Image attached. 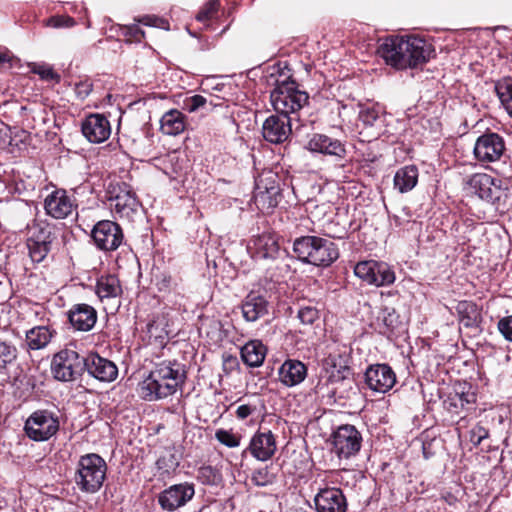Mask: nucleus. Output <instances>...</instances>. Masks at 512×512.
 <instances>
[{
    "label": "nucleus",
    "mask_w": 512,
    "mask_h": 512,
    "mask_svg": "<svg viewBox=\"0 0 512 512\" xmlns=\"http://www.w3.org/2000/svg\"><path fill=\"white\" fill-rule=\"evenodd\" d=\"M354 274L362 281L376 287L394 283L395 273L386 262L375 260L361 261L356 264Z\"/></svg>",
    "instance_id": "1a4fd4ad"
},
{
    "label": "nucleus",
    "mask_w": 512,
    "mask_h": 512,
    "mask_svg": "<svg viewBox=\"0 0 512 512\" xmlns=\"http://www.w3.org/2000/svg\"><path fill=\"white\" fill-rule=\"evenodd\" d=\"M290 133L291 118L281 113L269 116L262 126L264 139L271 143L277 144L286 141Z\"/></svg>",
    "instance_id": "a211bd4d"
},
{
    "label": "nucleus",
    "mask_w": 512,
    "mask_h": 512,
    "mask_svg": "<svg viewBox=\"0 0 512 512\" xmlns=\"http://www.w3.org/2000/svg\"><path fill=\"white\" fill-rule=\"evenodd\" d=\"M92 239L99 250L111 252L124 243V234L120 225L111 220L97 222L91 232Z\"/></svg>",
    "instance_id": "9d476101"
},
{
    "label": "nucleus",
    "mask_w": 512,
    "mask_h": 512,
    "mask_svg": "<svg viewBox=\"0 0 512 512\" xmlns=\"http://www.w3.org/2000/svg\"><path fill=\"white\" fill-rule=\"evenodd\" d=\"M278 374L283 385L293 387L304 381L307 367L299 360L288 359L280 366Z\"/></svg>",
    "instance_id": "bb28decb"
},
{
    "label": "nucleus",
    "mask_w": 512,
    "mask_h": 512,
    "mask_svg": "<svg viewBox=\"0 0 512 512\" xmlns=\"http://www.w3.org/2000/svg\"><path fill=\"white\" fill-rule=\"evenodd\" d=\"M60 428L59 416L48 409L31 413L24 423L26 436L36 442H44L57 434Z\"/></svg>",
    "instance_id": "423d86ee"
},
{
    "label": "nucleus",
    "mask_w": 512,
    "mask_h": 512,
    "mask_svg": "<svg viewBox=\"0 0 512 512\" xmlns=\"http://www.w3.org/2000/svg\"><path fill=\"white\" fill-rule=\"evenodd\" d=\"M347 234L345 226L339 225L334 221H330L325 226V235L334 239H343Z\"/></svg>",
    "instance_id": "864d4df0"
},
{
    "label": "nucleus",
    "mask_w": 512,
    "mask_h": 512,
    "mask_svg": "<svg viewBox=\"0 0 512 512\" xmlns=\"http://www.w3.org/2000/svg\"><path fill=\"white\" fill-rule=\"evenodd\" d=\"M358 126L360 134L365 133L368 141L378 138L385 130V113L374 105H360Z\"/></svg>",
    "instance_id": "f8f14e48"
},
{
    "label": "nucleus",
    "mask_w": 512,
    "mask_h": 512,
    "mask_svg": "<svg viewBox=\"0 0 512 512\" xmlns=\"http://www.w3.org/2000/svg\"><path fill=\"white\" fill-rule=\"evenodd\" d=\"M83 11H84V14H85V26H86L87 29H90L91 28V21H90V19L88 17V10H87V8H84Z\"/></svg>",
    "instance_id": "e2e57ef3"
},
{
    "label": "nucleus",
    "mask_w": 512,
    "mask_h": 512,
    "mask_svg": "<svg viewBox=\"0 0 512 512\" xmlns=\"http://www.w3.org/2000/svg\"><path fill=\"white\" fill-rule=\"evenodd\" d=\"M84 137L91 143H102L111 134V125L106 116L94 113L85 118L81 126Z\"/></svg>",
    "instance_id": "6ab92c4d"
},
{
    "label": "nucleus",
    "mask_w": 512,
    "mask_h": 512,
    "mask_svg": "<svg viewBox=\"0 0 512 512\" xmlns=\"http://www.w3.org/2000/svg\"><path fill=\"white\" fill-rule=\"evenodd\" d=\"M379 332L383 335H388L398 327L400 324L399 315L396 310L391 307H384L381 309L378 317Z\"/></svg>",
    "instance_id": "72a5a7b5"
},
{
    "label": "nucleus",
    "mask_w": 512,
    "mask_h": 512,
    "mask_svg": "<svg viewBox=\"0 0 512 512\" xmlns=\"http://www.w3.org/2000/svg\"><path fill=\"white\" fill-rule=\"evenodd\" d=\"M253 411H254V409L251 406L243 404V405L238 406V408L236 409V416L239 419L244 420L248 416H250Z\"/></svg>",
    "instance_id": "052dcab7"
},
{
    "label": "nucleus",
    "mask_w": 512,
    "mask_h": 512,
    "mask_svg": "<svg viewBox=\"0 0 512 512\" xmlns=\"http://www.w3.org/2000/svg\"><path fill=\"white\" fill-rule=\"evenodd\" d=\"M194 494L193 484L187 482L175 484L160 493L158 502L163 510L174 511L190 501Z\"/></svg>",
    "instance_id": "2eb2a0df"
},
{
    "label": "nucleus",
    "mask_w": 512,
    "mask_h": 512,
    "mask_svg": "<svg viewBox=\"0 0 512 512\" xmlns=\"http://www.w3.org/2000/svg\"><path fill=\"white\" fill-rule=\"evenodd\" d=\"M493 179L494 177L486 173H476L467 179L466 186L470 192L483 199Z\"/></svg>",
    "instance_id": "c9c22d12"
},
{
    "label": "nucleus",
    "mask_w": 512,
    "mask_h": 512,
    "mask_svg": "<svg viewBox=\"0 0 512 512\" xmlns=\"http://www.w3.org/2000/svg\"><path fill=\"white\" fill-rule=\"evenodd\" d=\"M85 370L89 375L102 382H112L118 376L116 364L98 354H90L85 357Z\"/></svg>",
    "instance_id": "aec40b11"
},
{
    "label": "nucleus",
    "mask_w": 512,
    "mask_h": 512,
    "mask_svg": "<svg viewBox=\"0 0 512 512\" xmlns=\"http://www.w3.org/2000/svg\"><path fill=\"white\" fill-rule=\"evenodd\" d=\"M258 192L255 195V201L257 205L261 206L262 209H273L280 201V189L278 186L271 185L266 186L264 191L260 190V186L257 187Z\"/></svg>",
    "instance_id": "f704fd0d"
},
{
    "label": "nucleus",
    "mask_w": 512,
    "mask_h": 512,
    "mask_svg": "<svg viewBox=\"0 0 512 512\" xmlns=\"http://www.w3.org/2000/svg\"><path fill=\"white\" fill-rule=\"evenodd\" d=\"M476 402V395L474 392L470 391V388L465 391L464 389L460 392H455L454 395L449 397V407L451 408H461V409H470L471 406Z\"/></svg>",
    "instance_id": "ea45409f"
},
{
    "label": "nucleus",
    "mask_w": 512,
    "mask_h": 512,
    "mask_svg": "<svg viewBox=\"0 0 512 512\" xmlns=\"http://www.w3.org/2000/svg\"><path fill=\"white\" fill-rule=\"evenodd\" d=\"M28 239L52 246L55 239L53 229L45 223H34L29 229Z\"/></svg>",
    "instance_id": "4c0bfd02"
},
{
    "label": "nucleus",
    "mask_w": 512,
    "mask_h": 512,
    "mask_svg": "<svg viewBox=\"0 0 512 512\" xmlns=\"http://www.w3.org/2000/svg\"><path fill=\"white\" fill-rule=\"evenodd\" d=\"M33 72L38 74L44 80L60 81V76L48 65H39L33 69Z\"/></svg>",
    "instance_id": "6e6d98bb"
},
{
    "label": "nucleus",
    "mask_w": 512,
    "mask_h": 512,
    "mask_svg": "<svg viewBox=\"0 0 512 512\" xmlns=\"http://www.w3.org/2000/svg\"><path fill=\"white\" fill-rule=\"evenodd\" d=\"M355 471L353 470H347V469H343V470H339V471H336L334 473V482H337L339 484H344V483H348V479L350 477L352 478H355Z\"/></svg>",
    "instance_id": "bf43d9fd"
},
{
    "label": "nucleus",
    "mask_w": 512,
    "mask_h": 512,
    "mask_svg": "<svg viewBox=\"0 0 512 512\" xmlns=\"http://www.w3.org/2000/svg\"><path fill=\"white\" fill-rule=\"evenodd\" d=\"M267 349L260 340H250L241 348V359L250 367L263 364Z\"/></svg>",
    "instance_id": "c756f323"
},
{
    "label": "nucleus",
    "mask_w": 512,
    "mask_h": 512,
    "mask_svg": "<svg viewBox=\"0 0 512 512\" xmlns=\"http://www.w3.org/2000/svg\"><path fill=\"white\" fill-rule=\"evenodd\" d=\"M122 289L117 277L113 275L102 276L96 284V294L101 301L117 298L121 295Z\"/></svg>",
    "instance_id": "2f4dec72"
},
{
    "label": "nucleus",
    "mask_w": 512,
    "mask_h": 512,
    "mask_svg": "<svg viewBox=\"0 0 512 512\" xmlns=\"http://www.w3.org/2000/svg\"><path fill=\"white\" fill-rule=\"evenodd\" d=\"M85 370V357L75 350L66 348L56 353L52 359L51 372L56 380L74 381Z\"/></svg>",
    "instance_id": "6e6552de"
},
{
    "label": "nucleus",
    "mask_w": 512,
    "mask_h": 512,
    "mask_svg": "<svg viewBox=\"0 0 512 512\" xmlns=\"http://www.w3.org/2000/svg\"><path fill=\"white\" fill-rule=\"evenodd\" d=\"M394 188L400 193L411 191L418 182V169L414 165L404 166L394 176Z\"/></svg>",
    "instance_id": "7c9ffc66"
},
{
    "label": "nucleus",
    "mask_w": 512,
    "mask_h": 512,
    "mask_svg": "<svg viewBox=\"0 0 512 512\" xmlns=\"http://www.w3.org/2000/svg\"><path fill=\"white\" fill-rule=\"evenodd\" d=\"M76 20L68 15H53L43 21L44 27L59 29L72 28L76 26Z\"/></svg>",
    "instance_id": "a18cd8bd"
},
{
    "label": "nucleus",
    "mask_w": 512,
    "mask_h": 512,
    "mask_svg": "<svg viewBox=\"0 0 512 512\" xmlns=\"http://www.w3.org/2000/svg\"><path fill=\"white\" fill-rule=\"evenodd\" d=\"M495 90L502 106L512 117V79L508 78L498 82Z\"/></svg>",
    "instance_id": "58836bf2"
},
{
    "label": "nucleus",
    "mask_w": 512,
    "mask_h": 512,
    "mask_svg": "<svg viewBox=\"0 0 512 512\" xmlns=\"http://www.w3.org/2000/svg\"><path fill=\"white\" fill-rule=\"evenodd\" d=\"M52 333L46 326H37L27 331L26 342L30 349L44 348L51 340Z\"/></svg>",
    "instance_id": "473e14b6"
},
{
    "label": "nucleus",
    "mask_w": 512,
    "mask_h": 512,
    "mask_svg": "<svg viewBox=\"0 0 512 512\" xmlns=\"http://www.w3.org/2000/svg\"><path fill=\"white\" fill-rule=\"evenodd\" d=\"M247 249L256 260H276L281 254L278 237L269 232L254 236L249 241Z\"/></svg>",
    "instance_id": "4468645a"
},
{
    "label": "nucleus",
    "mask_w": 512,
    "mask_h": 512,
    "mask_svg": "<svg viewBox=\"0 0 512 512\" xmlns=\"http://www.w3.org/2000/svg\"><path fill=\"white\" fill-rule=\"evenodd\" d=\"M459 322L466 328H479L482 321L481 310L476 303L468 300L459 301L455 307Z\"/></svg>",
    "instance_id": "c85d7f7f"
},
{
    "label": "nucleus",
    "mask_w": 512,
    "mask_h": 512,
    "mask_svg": "<svg viewBox=\"0 0 512 512\" xmlns=\"http://www.w3.org/2000/svg\"><path fill=\"white\" fill-rule=\"evenodd\" d=\"M133 21L136 23H139L140 25L147 26V27H155L160 28L163 30H169V22L161 17H158L156 15H141L136 16L133 18Z\"/></svg>",
    "instance_id": "49530a36"
},
{
    "label": "nucleus",
    "mask_w": 512,
    "mask_h": 512,
    "mask_svg": "<svg viewBox=\"0 0 512 512\" xmlns=\"http://www.w3.org/2000/svg\"><path fill=\"white\" fill-rule=\"evenodd\" d=\"M198 478L206 485H218L222 480L220 471L210 465L199 468Z\"/></svg>",
    "instance_id": "37998d69"
},
{
    "label": "nucleus",
    "mask_w": 512,
    "mask_h": 512,
    "mask_svg": "<svg viewBox=\"0 0 512 512\" xmlns=\"http://www.w3.org/2000/svg\"><path fill=\"white\" fill-rule=\"evenodd\" d=\"M269 301L257 292L248 293L241 303L242 316L247 322H256L269 314Z\"/></svg>",
    "instance_id": "4be33fe9"
},
{
    "label": "nucleus",
    "mask_w": 512,
    "mask_h": 512,
    "mask_svg": "<svg viewBox=\"0 0 512 512\" xmlns=\"http://www.w3.org/2000/svg\"><path fill=\"white\" fill-rule=\"evenodd\" d=\"M270 98L275 111L288 116L303 108L308 103L309 96L305 91L299 90L297 83L288 77L276 81Z\"/></svg>",
    "instance_id": "39448f33"
},
{
    "label": "nucleus",
    "mask_w": 512,
    "mask_h": 512,
    "mask_svg": "<svg viewBox=\"0 0 512 512\" xmlns=\"http://www.w3.org/2000/svg\"><path fill=\"white\" fill-rule=\"evenodd\" d=\"M102 42H103V40H102V39H100V40H98V42H97V43H98V44H101Z\"/></svg>",
    "instance_id": "69168bd1"
},
{
    "label": "nucleus",
    "mask_w": 512,
    "mask_h": 512,
    "mask_svg": "<svg viewBox=\"0 0 512 512\" xmlns=\"http://www.w3.org/2000/svg\"><path fill=\"white\" fill-rule=\"evenodd\" d=\"M107 464L98 454H86L81 456L75 482L82 492L96 493L102 487L106 477Z\"/></svg>",
    "instance_id": "20e7f679"
},
{
    "label": "nucleus",
    "mask_w": 512,
    "mask_h": 512,
    "mask_svg": "<svg viewBox=\"0 0 512 512\" xmlns=\"http://www.w3.org/2000/svg\"><path fill=\"white\" fill-rule=\"evenodd\" d=\"M505 151L503 138L497 133H484L479 136L474 145L475 158L480 162H495Z\"/></svg>",
    "instance_id": "ddd939ff"
},
{
    "label": "nucleus",
    "mask_w": 512,
    "mask_h": 512,
    "mask_svg": "<svg viewBox=\"0 0 512 512\" xmlns=\"http://www.w3.org/2000/svg\"><path fill=\"white\" fill-rule=\"evenodd\" d=\"M216 439L223 445L229 448L238 447L240 444V437L232 432L224 429H219L215 433Z\"/></svg>",
    "instance_id": "09e8293b"
},
{
    "label": "nucleus",
    "mask_w": 512,
    "mask_h": 512,
    "mask_svg": "<svg viewBox=\"0 0 512 512\" xmlns=\"http://www.w3.org/2000/svg\"><path fill=\"white\" fill-rule=\"evenodd\" d=\"M109 194L110 209L116 217L132 222L140 215L141 203L126 183L113 187Z\"/></svg>",
    "instance_id": "0eeeda50"
},
{
    "label": "nucleus",
    "mask_w": 512,
    "mask_h": 512,
    "mask_svg": "<svg viewBox=\"0 0 512 512\" xmlns=\"http://www.w3.org/2000/svg\"><path fill=\"white\" fill-rule=\"evenodd\" d=\"M276 479L274 473L271 472L268 466L259 468L253 471L251 475V481L258 487H265L272 484Z\"/></svg>",
    "instance_id": "c03bdc74"
},
{
    "label": "nucleus",
    "mask_w": 512,
    "mask_h": 512,
    "mask_svg": "<svg viewBox=\"0 0 512 512\" xmlns=\"http://www.w3.org/2000/svg\"><path fill=\"white\" fill-rule=\"evenodd\" d=\"M317 512H346L347 500L342 490L336 487H325L314 497Z\"/></svg>",
    "instance_id": "f3484780"
},
{
    "label": "nucleus",
    "mask_w": 512,
    "mask_h": 512,
    "mask_svg": "<svg viewBox=\"0 0 512 512\" xmlns=\"http://www.w3.org/2000/svg\"><path fill=\"white\" fill-rule=\"evenodd\" d=\"M251 455L259 461H267L276 452V441L273 433L268 430L258 431L253 435L248 447Z\"/></svg>",
    "instance_id": "5701e85b"
},
{
    "label": "nucleus",
    "mask_w": 512,
    "mask_h": 512,
    "mask_svg": "<svg viewBox=\"0 0 512 512\" xmlns=\"http://www.w3.org/2000/svg\"><path fill=\"white\" fill-rule=\"evenodd\" d=\"M489 436V432L488 430L480 425V424H477L475 425L470 431H469V439H470V442L474 445V446H478L481 444V442L486 439L487 437Z\"/></svg>",
    "instance_id": "603ef678"
},
{
    "label": "nucleus",
    "mask_w": 512,
    "mask_h": 512,
    "mask_svg": "<svg viewBox=\"0 0 512 512\" xmlns=\"http://www.w3.org/2000/svg\"><path fill=\"white\" fill-rule=\"evenodd\" d=\"M139 23L133 21L131 24H124L121 34L124 36L126 44L136 43L139 44L145 39L146 33L140 28Z\"/></svg>",
    "instance_id": "a19ab883"
},
{
    "label": "nucleus",
    "mask_w": 512,
    "mask_h": 512,
    "mask_svg": "<svg viewBox=\"0 0 512 512\" xmlns=\"http://www.w3.org/2000/svg\"><path fill=\"white\" fill-rule=\"evenodd\" d=\"M10 61L8 53H0V65Z\"/></svg>",
    "instance_id": "680f3d73"
},
{
    "label": "nucleus",
    "mask_w": 512,
    "mask_h": 512,
    "mask_svg": "<svg viewBox=\"0 0 512 512\" xmlns=\"http://www.w3.org/2000/svg\"><path fill=\"white\" fill-rule=\"evenodd\" d=\"M27 247L32 261L36 263L42 262L51 251V245L30 239H27Z\"/></svg>",
    "instance_id": "79ce46f5"
},
{
    "label": "nucleus",
    "mask_w": 512,
    "mask_h": 512,
    "mask_svg": "<svg viewBox=\"0 0 512 512\" xmlns=\"http://www.w3.org/2000/svg\"><path fill=\"white\" fill-rule=\"evenodd\" d=\"M68 319L75 330L87 332L95 326L97 312L94 307L88 304H75L68 312Z\"/></svg>",
    "instance_id": "b1692460"
},
{
    "label": "nucleus",
    "mask_w": 512,
    "mask_h": 512,
    "mask_svg": "<svg viewBox=\"0 0 512 512\" xmlns=\"http://www.w3.org/2000/svg\"><path fill=\"white\" fill-rule=\"evenodd\" d=\"M394 221H395L396 225H401L399 216H394Z\"/></svg>",
    "instance_id": "0e129e2a"
},
{
    "label": "nucleus",
    "mask_w": 512,
    "mask_h": 512,
    "mask_svg": "<svg viewBox=\"0 0 512 512\" xmlns=\"http://www.w3.org/2000/svg\"><path fill=\"white\" fill-rule=\"evenodd\" d=\"M482 200L492 204L496 210L504 211L512 202V189L506 181L494 178Z\"/></svg>",
    "instance_id": "393cba45"
},
{
    "label": "nucleus",
    "mask_w": 512,
    "mask_h": 512,
    "mask_svg": "<svg viewBox=\"0 0 512 512\" xmlns=\"http://www.w3.org/2000/svg\"><path fill=\"white\" fill-rule=\"evenodd\" d=\"M75 205L65 190L51 192L44 201L46 213L55 219H65L72 214Z\"/></svg>",
    "instance_id": "412c9836"
},
{
    "label": "nucleus",
    "mask_w": 512,
    "mask_h": 512,
    "mask_svg": "<svg viewBox=\"0 0 512 512\" xmlns=\"http://www.w3.org/2000/svg\"><path fill=\"white\" fill-rule=\"evenodd\" d=\"M497 326L503 337L512 342V315L501 318Z\"/></svg>",
    "instance_id": "4d7b16f0"
},
{
    "label": "nucleus",
    "mask_w": 512,
    "mask_h": 512,
    "mask_svg": "<svg viewBox=\"0 0 512 512\" xmlns=\"http://www.w3.org/2000/svg\"><path fill=\"white\" fill-rule=\"evenodd\" d=\"M102 23V34L107 36L106 39L119 41L117 36L121 34L124 24L115 23L109 16L103 17Z\"/></svg>",
    "instance_id": "de8ad7c7"
},
{
    "label": "nucleus",
    "mask_w": 512,
    "mask_h": 512,
    "mask_svg": "<svg viewBox=\"0 0 512 512\" xmlns=\"http://www.w3.org/2000/svg\"><path fill=\"white\" fill-rule=\"evenodd\" d=\"M17 355L16 346L0 338V375L6 373L8 367L16 361Z\"/></svg>",
    "instance_id": "e433bc0d"
},
{
    "label": "nucleus",
    "mask_w": 512,
    "mask_h": 512,
    "mask_svg": "<svg viewBox=\"0 0 512 512\" xmlns=\"http://www.w3.org/2000/svg\"><path fill=\"white\" fill-rule=\"evenodd\" d=\"M92 88L93 84L89 80H85L76 83L74 91L77 98L84 100L90 95Z\"/></svg>",
    "instance_id": "13d9d810"
},
{
    "label": "nucleus",
    "mask_w": 512,
    "mask_h": 512,
    "mask_svg": "<svg viewBox=\"0 0 512 512\" xmlns=\"http://www.w3.org/2000/svg\"><path fill=\"white\" fill-rule=\"evenodd\" d=\"M207 103V99L202 95H194L186 98L184 106L190 113L197 111L200 107H203Z\"/></svg>",
    "instance_id": "5fc2aeb1"
},
{
    "label": "nucleus",
    "mask_w": 512,
    "mask_h": 512,
    "mask_svg": "<svg viewBox=\"0 0 512 512\" xmlns=\"http://www.w3.org/2000/svg\"><path fill=\"white\" fill-rule=\"evenodd\" d=\"M306 148L312 152L333 155L339 158L344 157L346 153L344 145L339 140L330 138L323 134L312 135L306 145Z\"/></svg>",
    "instance_id": "a878e982"
},
{
    "label": "nucleus",
    "mask_w": 512,
    "mask_h": 512,
    "mask_svg": "<svg viewBox=\"0 0 512 512\" xmlns=\"http://www.w3.org/2000/svg\"><path fill=\"white\" fill-rule=\"evenodd\" d=\"M365 382L374 392L386 393L395 385L396 375L389 365L374 364L366 369Z\"/></svg>",
    "instance_id": "dca6fc26"
},
{
    "label": "nucleus",
    "mask_w": 512,
    "mask_h": 512,
    "mask_svg": "<svg viewBox=\"0 0 512 512\" xmlns=\"http://www.w3.org/2000/svg\"><path fill=\"white\" fill-rule=\"evenodd\" d=\"M297 258L308 264L328 267L339 257L336 245L330 240L317 236L297 238L293 244Z\"/></svg>",
    "instance_id": "7ed1b4c3"
},
{
    "label": "nucleus",
    "mask_w": 512,
    "mask_h": 512,
    "mask_svg": "<svg viewBox=\"0 0 512 512\" xmlns=\"http://www.w3.org/2000/svg\"><path fill=\"white\" fill-rule=\"evenodd\" d=\"M219 0H208V2L198 12L196 19L200 22L210 20L218 11Z\"/></svg>",
    "instance_id": "8fccbe9b"
},
{
    "label": "nucleus",
    "mask_w": 512,
    "mask_h": 512,
    "mask_svg": "<svg viewBox=\"0 0 512 512\" xmlns=\"http://www.w3.org/2000/svg\"><path fill=\"white\" fill-rule=\"evenodd\" d=\"M186 378L185 365L177 360L161 361L139 384V394L146 401L167 398L182 388Z\"/></svg>",
    "instance_id": "f03ea898"
},
{
    "label": "nucleus",
    "mask_w": 512,
    "mask_h": 512,
    "mask_svg": "<svg viewBox=\"0 0 512 512\" xmlns=\"http://www.w3.org/2000/svg\"><path fill=\"white\" fill-rule=\"evenodd\" d=\"M187 117L179 110L171 109L160 119V130L163 134L176 136L185 131Z\"/></svg>",
    "instance_id": "cd10ccee"
},
{
    "label": "nucleus",
    "mask_w": 512,
    "mask_h": 512,
    "mask_svg": "<svg viewBox=\"0 0 512 512\" xmlns=\"http://www.w3.org/2000/svg\"><path fill=\"white\" fill-rule=\"evenodd\" d=\"M362 443L360 432L352 425L340 426L332 435L333 452L340 458L355 456Z\"/></svg>",
    "instance_id": "9b49d317"
},
{
    "label": "nucleus",
    "mask_w": 512,
    "mask_h": 512,
    "mask_svg": "<svg viewBox=\"0 0 512 512\" xmlns=\"http://www.w3.org/2000/svg\"><path fill=\"white\" fill-rule=\"evenodd\" d=\"M298 318L303 324H313L319 318V312L313 306H303L298 311Z\"/></svg>",
    "instance_id": "3c124183"
},
{
    "label": "nucleus",
    "mask_w": 512,
    "mask_h": 512,
    "mask_svg": "<svg viewBox=\"0 0 512 512\" xmlns=\"http://www.w3.org/2000/svg\"><path fill=\"white\" fill-rule=\"evenodd\" d=\"M386 64L397 70L417 68L433 56L434 48L425 39L416 36H390L377 49Z\"/></svg>",
    "instance_id": "f257e3e1"
}]
</instances>
